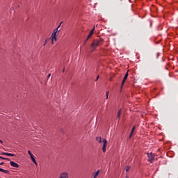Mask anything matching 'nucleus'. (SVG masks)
Returning a JSON list of instances; mask_svg holds the SVG:
<instances>
[{
	"label": "nucleus",
	"instance_id": "aec40b11",
	"mask_svg": "<svg viewBox=\"0 0 178 178\" xmlns=\"http://www.w3.org/2000/svg\"><path fill=\"white\" fill-rule=\"evenodd\" d=\"M49 41V38H47L46 40H45V42H47Z\"/></svg>",
	"mask_w": 178,
	"mask_h": 178
},
{
	"label": "nucleus",
	"instance_id": "4468645a",
	"mask_svg": "<svg viewBox=\"0 0 178 178\" xmlns=\"http://www.w3.org/2000/svg\"><path fill=\"white\" fill-rule=\"evenodd\" d=\"M6 156H15V154H10V153H6Z\"/></svg>",
	"mask_w": 178,
	"mask_h": 178
},
{
	"label": "nucleus",
	"instance_id": "cd10ccee",
	"mask_svg": "<svg viewBox=\"0 0 178 178\" xmlns=\"http://www.w3.org/2000/svg\"><path fill=\"white\" fill-rule=\"evenodd\" d=\"M127 178H128V177H127Z\"/></svg>",
	"mask_w": 178,
	"mask_h": 178
},
{
	"label": "nucleus",
	"instance_id": "ddd939ff",
	"mask_svg": "<svg viewBox=\"0 0 178 178\" xmlns=\"http://www.w3.org/2000/svg\"><path fill=\"white\" fill-rule=\"evenodd\" d=\"M99 170H97L94 175V177L93 178H97V177H98V175H99Z\"/></svg>",
	"mask_w": 178,
	"mask_h": 178
},
{
	"label": "nucleus",
	"instance_id": "a211bd4d",
	"mask_svg": "<svg viewBox=\"0 0 178 178\" xmlns=\"http://www.w3.org/2000/svg\"><path fill=\"white\" fill-rule=\"evenodd\" d=\"M106 99H108V97H109V92H106Z\"/></svg>",
	"mask_w": 178,
	"mask_h": 178
},
{
	"label": "nucleus",
	"instance_id": "6e6552de",
	"mask_svg": "<svg viewBox=\"0 0 178 178\" xmlns=\"http://www.w3.org/2000/svg\"><path fill=\"white\" fill-rule=\"evenodd\" d=\"M127 77H128V72H127V74H125V75H124V79L122 82V87L124 86V84L125 83V81L127 80Z\"/></svg>",
	"mask_w": 178,
	"mask_h": 178
},
{
	"label": "nucleus",
	"instance_id": "423d86ee",
	"mask_svg": "<svg viewBox=\"0 0 178 178\" xmlns=\"http://www.w3.org/2000/svg\"><path fill=\"white\" fill-rule=\"evenodd\" d=\"M58 178H69V174L67 172L60 173Z\"/></svg>",
	"mask_w": 178,
	"mask_h": 178
},
{
	"label": "nucleus",
	"instance_id": "9d476101",
	"mask_svg": "<svg viewBox=\"0 0 178 178\" xmlns=\"http://www.w3.org/2000/svg\"><path fill=\"white\" fill-rule=\"evenodd\" d=\"M0 172H2L5 174H9L10 173V172L8 170H3L2 168H0Z\"/></svg>",
	"mask_w": 178,
	"mask_h": 178
},
{
	"label": "nucleus",
	"instance_id": "f257e3e1",
	"mask_svg": "<svg viewBox=\"0 0 178 178\" xmlns=\"http://www.w3.org/2000/svg\"><path fill=\"white\" fill-rule=\"evenodd\" d=\"M103 42H104V40H102V38H98V39L94 40L92 43L90 45V51L93 52L98 46L102 44Z\"/></svg>",
	"mask_w": 178,
	"mask_h": 178
},
{
	"label": "nucleus",
	"instance_id": "b1692460",
	"mask_svg": "<svg viewBox=\"0 0 178 178\" xmlns=\"http://www.w3.org/2000/svg\"><path fill=\"white\" fill-rule=\"evenodd\" d=\"M4 164V162H2L0 163L1 165H3Z\"/></svg>",
	"mask_w": 178,
	"mask_h": 178
},
{
	"label": "nucleus",
	"instance_id": "dca6fc26",
	"mask_svg": "<svg viewBox=\"0 0 178 178\" xmlns=\"http://www.w3.org/2000/svg\"><path fill=\"white\" fill-rule=\"evenodd\" d=\"M95 31V26H94L92 30L90 31V33H94V31Z\"/></svg>",
	"mask_w": 178,
	"mask_h": 178
},
{
	"label": "nucleus",
	"instance_id": "6ab92c4d",
	"mask_svg": "<svg viewBox=\"0 0 178 178\" xmlns=\"http://www.w3.org/2000/svg\"><path fill=\"white\" fill-rule=\"evenodd\" d=\"M129 169H130V167L127 166V167L126 168V171L128 172V171L129 170Z\"/></svg>",
	"mask_w": 178,
	"mask_h": 178
},
{
	"label": "nucleus",
	"instance_id": "2eb2a0df",
	"mask_svg": "<svg viewBox=\"0 0 178 178\" xmlns=\"http://www.w3.org/2000/svg\"><path fill=\"white\" fill-rule=\"evenodd\" d=\"M120 115H121V110H119V111H118V113L117 117H118V118H120Z\"/></svg>",
	"mask_w": 178,
	"mask_h": 178
},
{
	"label": "nucleus",
	"instance_id": "0eeeda50",
	"mask_svg": "<svg viewBox=\"0 0 178 178\" xmlns=\"http://www.w3.org/2000/svg\"><path fill=\"white\" fill-rule=\"evenodd\" d=\"M10 165L14 168H19V165L17 164V163H15L14 161H10Z\"/></svg>",
	"mask_w": 178,
	"mask_h": 178
},
{
	"label": "nucleus",
	"instance_id": "4be33fe9",
	"mask_svg": "<svg viewBox=\"0 0 178 178\" xmlns=\"http://www.w3.org/2000/svg\"><path fill=\"white\" fill-rule=\"evenodd\" d=\"M7 153H5V152H2L1 154V155H6Z\"/></svg>",
	"mask_w": 178,
	"mask_h": 178
},
{
	"label": "nucleus",
	"instance_id": "a878e982",
	"mask_svg": "<svg viewBox=\"0 0 178 178\" xmlns=\"http://www.w3.org/2000/svg\"><path fill=\"white\" fill-rule=\"evenodd\" d=\"M46 44H47V42H44V46H45Z\"/></svg>",
	"mask_w": 178,
	"mask_h": 178
},
{
	"label": "nucleus",
	"instance_id": "20e7f679",
	"mask_svg": "<svg viewBox=\"0 0 178 178\" xmlns=\"http://www.w3.org/2000/svg\"><path fill=\"white\" fill-rule=\"evenodd\" d=\"M103 147H102V151L104 153L106 152V145H108V141L106 139H103Z\"/></svg>",
	"mask_w": 178,
	"mask_h": 178
},
{
	"label": "nucleus",
	"instance_id": "f03ea898",
	"mask_svg": "<svg viewBox=\"0 0 178 178\" xmlns=\"http://www.w3.org/2000/svg\"><path fill=\"white\" fill-rule=\"evenodd\" d=\"M63 22H60V24L58 25V26L55 29L51 34V44H54V41L56 42L57 41V33L58 32H60V30L59 29L62 25Z\"/></svg>",
	"mask_w": 178,
	"mask_h": 178
},
{
	"label": "nucleus",
	"instance_id": "9b49d317",
	"mask_svg": "<svg viewBox=\"0 0 178 178\" xmlns=\"http://www.w3.org/2000/svg\"><path fill=\"white\" fill-rule=\"evenodd\" d=\"M135 129H136L135 127H134L132 128L131 131V134H130V136H129V138H131V136H132V135H133V134H134V131Z\"/></svg>",
	"mask_w": 178,
	"mask_h": 178
},
{
	"label": "nucleus",
	"instance_id": "f8f14e48",
	"mask_svg": "<svg viewBox=\"0 0 178 178\" xmlns=\"http://www.w3.org/2000/svg\"><path fill=\"white\" fill-rule=\"evenodd\" d=\"M96 140L98 141L99 143H102V138L97 137Z\"/></svg>",
	"mask_w": 178,
	"mask_h": 178
},
{
	"label": "nucleus",
	"instance_id": "7ed1b4c3",
	"mask_svg": "<svg viewBox=\"0 0 178 178\" xmlns=\"http://www.w3.org/2000/svg\"><path fill=\"white\" fill-rule=\"evenodd\" d=\"M156 155L154 154H152V153H147V157H148V161L150 162V163H153V160L154 159Z\"/></svg>",
	"mask_w": 178,
	"mask_h": 178
},
{
	"label": "nucleus",
	"instance_id": "393cba45",
	"mask_svg": "<svg viewBox=\"0 0 178 178\" xmlns=\"http://www.w3.org/2000/svg\"><path fill=\"white\" fill-rule=\"evenodd\" d=\"M3 143V140H0V143Z\"/></svg>",
	"mask_w": 178,
	"mask_h": 178
},
{
	"label": "nucleus",
	"instance_id": "1a4fd4ad",
	"mask_svg": "<svg viewBox=\"0 0 178 178\" xmlns=\"http://www.w3.org/2000/svg\"><path fill=\"white\" fill-rule=\"evenodd\" d=\"M93 34H94V33H92V32H90V33H89V35H88L87 39L86 40V42H87V41H88V39H89L91 36H92Z\"/></svg>",
	"mask_w": 178,
	"mask_h": 178
},
{
	"label": "nucleus",
	"instance_id": "39448f33",
	"mask_svg": "<svg viewBox=\"0 0 178 178\" xmlns=\"http://www.w3.org/2000/svg\"><path fill=\"white\" fill-rule=\"evenodd\" d=\"M28 154H29V156H30V157H31L32 161H33L36 165H38V163H37V161H36V160H35V156H34V155L31 153V151H28Z\"/></svg>",
	"mask_w": 178,
	"mask_h": 178
},
{
	"label": "nucleus",
	"instance_id": "5701e85b",
	"mask_svg": "<svg viewBox=\"0 0 178 178\" xmlns=\"http://www.w3.org/2000/svg\"><path fill=\"white\" fill-rule=\"evenodd\" d=\"M51 76V74H48V78H50Z\"/></svg>",
	"mask_w": 178,
	"mask_h": 178
},
{
	"label": "nucleus",
	"instance_id": "f3484780",
	"mask_svg": "<svg viewBox=\"0 0 178 178\" xmlns=\"http://www.w3.org/2000/svg\"><path fill=\"white\" fill-rule=\"evenodd\" d=\"M0 159H3V160H8V161H10V159H7V158H3V157H1V158H0Z\"/></svg>",
	"mask_w": 178,
	"mask_h": 178
},
{
	"label": "nucleus",
	"instance_id": "412c9836",
	"mask_svg": "<svg viewBox=\"0 0 178 178\" xmlns=\"http://www.w3.org/2000/svg\"><path fill=\"white\" fill-rule=\"evenodd\" d=\"M99 79V75H98L97 78H96V81H98Z\"/></svg>",
	"mask_w": 178,
	"mask_h": 178
},
{
	"label": "nucleus",
	"instance_id": "bb28decb",
	"mask_svg": "<svg viewBox=\"0 0 178 178\" xmlns=\"http://www.w3.org/2000/svg\"><path fill=\"white\" fill-rule=\"evenodd\" d=\"M0 158H2V156H0Z\"/></svg>",
	"mask_w": 178,
	"mask_h": 178
}]
</instances>
